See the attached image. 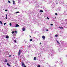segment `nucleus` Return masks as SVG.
Instances as JSON below:
<instances>
[{
    "mask_svg": "<svg viewBox=\"0 0 67 67\" xmlns=\"http://www.w3.org/2000/svg\"><path fill=\"white\" fill-rule=\"evenodd\" d=\"M21 63H22V66H23V67H24V66H25V64H24V63H23V62H21Z\"/></svg>",
    "mask_w": 67,
    "mask_h": 67,
    "instance_id": "nucleus-1",
    "label": "nucleus"
},
{
    "mask_svg": "<svg viewBox=\"0 0 67 67\" xmlns=\"http://www.w3.org/2000/svg\"><path fill=\"white\" fill-rule=\"evenodd\" d=\"M20 54H21V50H20L19 51V52L18 53V55L20 56Z\"/></svg>",
    "mask_w": 67,
    "mask_h": 67,
    "instance_id": "nucleus-2",
    "label": "nucleus"
},
{
    "mask_svg": "<svg viewBox=\"0 0 67 67\" xmlns=\"http://www.w3.org/2000/svg\"><path fill=\"white\" fill-rule=\"evenodd\" d=\"M19 26H20L18 25V24H16V26H15V27H19Z\"/></svg>",
    "mask_w": 67,
    "mask_h": 67,
    "instance_id": "nucleus-3",
    "label": "nucleus"
},
{
    "mask_svg": "<svg viewBox=\"0 0 67 67\" xmlns=\"http://www.w3.org/2000/svg\"><path fill=\"white\" fill-rule=\"evenodd\" d=\"M34 60H36V57H35L34 58Z\"/></svg>",
    "mask_w": 67,
    "mask_h": 67,
    "instance_id": "nucleus-4",
    "label": "nucleus"
},
{
    "mask_svg": "<svg viewBox=\"0 0 67 67\" xmlns=\"http://www.w3.org/2000/svg\"><path fill=\"white\" fill-rule=\"evenodd\" d=\"M43 38V39H45V36H42Z\"/></svg>",
    "mask_w": 67,
    "mask_h": 67,
    "instance_id": "nucleus-5",
    "label": "nucleus"
},
{
    "mask_svg": "<svg viewBox=\"0 0 67 67\" xmlns=\"http://www.w3.org/2000/svg\"><path fill=\"white\" fill-rule=\"evenodd\" d=\"M4 62H6V63H7V62H8V60L7 59H5V61Z\"/></svg>",
    "mask_w": 67,
    "mask_h": 67,
    "instance_id": "nucleus-6",
    "label": "nucleus"
},
{
    "mask_svg": "<svg viewBox=\"0 0 67 67\" xmlns=\"http://www.w3.org/2000/svg\"><path fill=\"white\" fill-rule=\"evenodd\" d=\"M7 65H8V66H9V67H11V65H10L9 64V63H7Z\"/></svg>",
    "mask_w": 67,
    "mask_h": 67,
    "instance_id": "nucleus-7",
    "label": "nucleus"
},
{
    "mask_svg": "<svg viewBox=\"0 0 67 67\" xmlns=\"http://www.w3.org/2000/svg\"><path fill=\"white\" fill-rule=\"evenodd\" d=\"M57 42L59 44H60V43H59V42H58V41L57 40Z\"/></svg>",
    "mask_w": 67,
    "mask_h": 67,
    "instance_id": "nucleus-8",
    "label": "nucleus"
},
{
    "mask_svg": "<svg viewBox=\"0 0 67 67\" xmlns=\"http://www.w3.org/2000/svg\"><path fill=\"white\" fill-rule=\"evenodd\" d=\"M40 12H43V10H40Z\"/></svg>",
    "mask_w": 67,
    "mask_h": 67,
    "instance_id": "nucleus-9",
    "label": "nucleus"
},
{
    "mask_svg": "<svg viewBox=\"0 0 67 67\" xmlns=\"http://www.w3.org/2000/svg\"><path fill=\"white\" fill-rule=\"evenodd\" d=\"M13 4H15V3H14V2H15V1H13Z\"/></svg>",
    "mask_w": 67,
    "mask_h": 67,
    "instance_id": "nucleus-10",
    "label": "nucleus"
},
{
    "mask_svg": "<svg viewBox=\"0 0 67 67\" xmlns=\"http://www.w3.org/2000/svg\"><path fill=\"white\" fill-rule=\"evenodd\" d=\"M14 42H15L16 43V40H14Z\"/></svg>",
    "mask_w": 67,
    "mask_h": 67,
    "instance_id": "nucleus-11",
    "label": "nucleus"
},
{
    "mask_svg": "<svg viewBox=\"0 0 67 67\" xmlns=\"http://www.w3.org/2000/svg\"><path fill=\"white\" fill-rule=\"evenodd\" d=\"M0 23L1 24H2V21H0Z\"/></svg>",
    "mask_w": 67,
    "mask_h": 67,
    "instance_id": "nucleus-12",
    "label": "nucleus"
},
{
    "mask_svg": "<svg viewBox=\"0 0 67 67\" xmlns=\"http://www.w3.org/2000/svg\"><path fill=\"white\" fill-rule=\"evenodd\" d=\"M25 29L23 28V31H25Z\"/></svg>",
    "mask_w": 67,
    "mask_h": 67,
    "instance_id": "nucleus-13",
    "label": "nucleus"
},
{
    "mask_svg": "<svg viewBox=\"0 0 67 67\" xmlns=\"http://www.w3.org/2000/svg\"><path fill=\"white\" fill-rule=\"evenodd\" d=\"M9 25L10 26H11V25H12V24H11V23H10L9 24Z\"/></svg>",
    "mask_w": 67,
    "mask_h": 67,
    "instance_id": "nucleus-14",
    "label": "nucleus"
},
{
    "mask_svg": "<svg viewBox=\"0 0 67 67\" xmlns=\"http://www.w3.org/2000/svg\"><path fill=\"white\" fill-rule=\"evenodd\" d=\"M14 32L15 33H17V31H15Z\"/></svg>",
    "mask_w": 67,
    "mask_h": 67,
    "instance_id": "nucleus-15",
    "label": "nucleus"
},
{
    "mask_svg": "<svg viewBox=\"0 0 67 67\" xmlns=\"http://www.w3.org/2000/svg\"><path fill=\"white\" fill-rule=\"evenodd\" d=\"M8 2L9 3H11V2H10V1H8Z\"/></svg>",
    "mask_w": 67,
    "mask_h": 67,
    "instance_id": "nucleus-16",
    "label": "nucleus"
},
{
    "mask_svg": "<svg viewBox=\"0 0 67 67\" xmlns=\"http://www.w3.org/2000/svg\"><path fill=\"white\" fill-rule=\"evenodd\" d=\"M14 33V32L13 31L12 32V34H13V33Z\"/></svg>",
    "mask_w": 67,
    "mask_h": 67,
    "instance_id": "nucleus-17",
    "label": "nucleus"
},
{
    "mask_svg": "<svg viewBox=\"0 0 67 67\" xmlns=\"http://www.w3.org/2000/svg\"><path fill=\"white\" fill-rule=\"evenodd\" d=\"M30 42H31V41H32V39H31L30 40Z\"/></svg>",
    "mask_w": 67,
    "mask_h": 67,
    "instance_id": "nucleus-18",
    "label": "nucleus"
},
{
    "mask_svg": "<svg viewBox=\"0 0 67 67\" xmlns=\"http://www.w3.org/2000/svg\"><path fill=\"white\" fill-rule=\"evenodd\" d=\"M6 38H9V36H7Z\"/></svg>",
    "mask_w": 67,
    "mask_h": 67,
    "instance_id": "nucleus-19",
    "label": "nucleus"
},
{
    "mask_svg": "<svg viewBox=\"0 0 67 67\" xmlns=\"http://www.w3.org/2000/svg\"><path fill=\"white\" fill-rule=\"evenodd\" d=\"M20 12H16V13H19Z\"/></svg>",
    "mask_w": 67,
    "mask_h": 67,
    "instance_id": "nucleus-20",
    "label": "nucleus"
},
{
    "mask_svg": "<svg viewBox=\"0 0 67 67\" xmlns=\"http://www.w3.org/2000/svg\"><path fill=\"white\" fill-rule=\"evenodd\" d=\"M55 37H57L58 36V35H55Z\"/></svg>",
    "mask_w": 67,
    "mask_h": 67,
    "instance_id": "nucleus-21",
    "label": "nucleus"
},
{
    "mask_svg": "<svg viewBox=\"0 0 67 67\" xmlns=\"http://www.w3.org/2000/svg\"><path fill=\"white\" fill-rule=\"evenodd\" d=\"M47 19H48V20H49V18L48 17H47Z\"/></svg>",
    "mask_w": 67,
    "mask_h": 67,
    "instance_id": "nucleus-22",
    "label": "nucleus"
},
{
    "mask_svg": "<svg viewBox=\"0 0 67 67\" xmlns=\"http://www.w3.org/2000/svg\"><path fill=\"white\" fill-rule=\"evenodd\" d=\"M6 24V23H4V25H5Z\"/></svg>",
    "mask_w": 67,
    "mask_h": 67,
    "instance_id": "nucleus-23",
    "label": "nucleus"
},
{
    "mask_svg": "<svg viewBox=\"0 0 67 67\" xmlns=\"http://www.w3.org/2000/svg\"><path fill=\"white\" fill-rule=\"evenodd\" d=\"M41 67V65H38V66L37 67Z\"/></svg>",
    "mask_w": 67,
    "mask_h": 67,
    "instance_id": "nucleus-24",
    "label": "nucleus"
},
{
    "mask_svg": "<svg viewBox=\"0 0 67 67\" xmlns=\"http://www.w3.org/2000/svg\"><path fill=\"white\" fill-rule=\"evenodd\" d=\"M51 25H53V24H51Z\"/></svg>",
    "mask_w": 67,
    "mask_h": 67,
    "instance_id": "nucleus-25",
    "label": "nucleus"
},
{
    "mask_svg": "<svg viewBox=\"0 0 67 67\" xmlns=\"http://www.w3.org/2000/svg\"><path fill=\"white\" fill-rule=\"evenodd\" d=\"M5 11H8V10L7 9H5Z\"/></svg>",
    "mask_w": 67,
    "mask_h": 67,
    "instance_id": "nucleus-26",
    "label": "nucleus"
},
{
    "mask_svg": "<svg viewBox=\"0 0 67 67\" xmlns=\"http://www.w3.org/2000/svg\"><path fill=\"white\" fill-rule=\"evenodd\" d=\"M55 14L56 15H57V13H55Z\"/></svg>",
    "mask_w": 67,
    "mask_h": 67,
    "instance_id": "nucleus-27",
    "label": "nucleus"
},
{
    "mask_svg": "<svg viewBox=\"0 0 67 67\" xmlns=\"http://www.w3.org/2000/svg\"><path fill=\"white\" fill-rule=\"evenodd\" d=\"M6 17H7V16H8V15H7V14H6Z\"/></svg>",
    "mask_w": 67,
    "mask_h": 67,
    "instance_id": "nucleus-28",
    "label": "nucleus"
},
{
    "mask_svg": "<svg viewBox=\"0 0 67 67\" xmlns=\"http://www.w3.org/2000/svg\"><path fill=\"white\" fill-rule=\"evenodd\" d=\"M11 55L9 56V57H11Z\"/></svg>",
    "mask_w": 67,
    "mask_h": 67,
    "instance_id": "nucleus-29",
    "label": "nucleus"
},
{
    "mask_svg": "<svg viewBox=\"0 0 67 67\" xmlns=\"http://www.w3.org/2000/svg\"><path fill=\"white\" fill-rule=\"evenodd\" d=\"M61 28L62 29H63V27H61Z\"/></svg>",
    "mask_w": 67,
    "mask_h": 67,
    "instance_id": "nucleus-30",
    "label": "nucleus"
},
{
    "mask_svg": "<svg viewBox=\"0 0 67 67\" xmlns=\"http://www.w3.org/2000/svg\"><path fill=\"white\" fill-rule=\"evenodd\" d=\"M8 19V17H6V19Z\"/></svg>",
    "mask_w": 67,
    "mask_h": 67,
    "instance_id": "nucleus-31",
    "label": "nucleus"
},
{
    "mask_svg": "<svg viewBox=\"0 0 67 67\" xmlns=\"http://www.w3.org/2000/svg\"><path fill=\"white\" fill-rule=\"evenodd\" d=\"M46 31H48V29L46 30Z\"/></svg>",
    "mask_w": 67,
    "mask_h": 67,
    "instance_id": "nucleus-32",
    "label": "nucleus"
},
{
    "mask_svg": "<svg viewBox=\"0 0 67 67\" xmlns=\"http://www.w3.org/2000/svg\"><path fill=\"white\" fill-rule=\"evenodd\" d=\"M59 27V28H60V29H61V27Z\"/></svg>",
    "mask_w": 67,
    "mask_h": 67,
    "instance_id": "nucleus-33",
    "label": "nucleus"
},
{
    "mask_svg": "<svg viewBox=\"0 0 67 67\" xmlns=\"http://www.w3.org/2000/svg\"><path fill=\"white\" fill-rule=\"evenodd\" d=\"M30 37H31V36L30 35L29 36Z\"/></svg>",
    "mask_w": 67,
    "mask_h": 67,
    "instance_id": "nucleus-34",
    "label": "nucleus"
},
{
    "mask_svg": "<svg viewBox=\"0 0 67 67\" xmlns=\"http://www.w3.org/2000/svg\"><path fill=\"white\" fill-rule=\"evenodd\" d=\"M40 44H42V43H40Z\"/></svg>",
    "mask_w": 67,
    "mask_h": 67,
    "instance_id": "nucleus-35",
    "label": "nucleus"
},
{
    "mask_svg": "<svg viewBox=\"0 0 67 67\" xmlns=\"http://www.w3.org/2000/svg\"><path fill=\"white\" fill-rule=\"evenodd\" d=\"M1 44L0 43V45Z\"/></svg>",
    "mask_w": 67,
    "mask_h": 67,
    "instance_id": "nucleus-36",
    "label": "nucleus"
}]
</instances>
